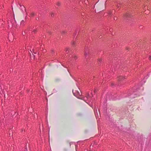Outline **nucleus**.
Masks as SVG:
<instances>
[{
	"label": "nucleus",
	"mask_w": 151,
	"mask_h": 151,
	"mask_svg": "<svg viewBox=\"0 0 151 151\" xmlns=\"http://www.w3.org/2000/svg\"><path fill=\"white\" fill-rule=\"evenodd\" d=\"M111 12H109V14H111Z\"/></svg>",
	"instance_id": "nucleus-13"
},
{
	"label": "nucleus",
	"mask_w": 151,
	"mask_h": 151,
	"mask_svg": "<svg viewBox=\"0 0 151 151\" xmlns=\"http://www.w3.org/2000/svg\"><path fill=\"white\" fill-rule=\"evenodd\" d=\"M73 57L74 58V60H75L77 58V57L75 55H73Z\"/></svg>",
	"instance_id": "nucleus-6"
},
{
	"label": "nucleus",
	"mask_w": 151,
	"mask_h": 151,
	"mask_svg": "<svg viewBox=\"0 0 151 151\" xmlns=\"http://www.w3.org/2000/svg\"><path fill=\"white\" fill-rule=\"evenodd\" d=\"M70 50V49L68 48H66L65 49V51H66V52H67V53H68V52Z\"/></svg>",
	"instance_id": "nucleus-4"
},
{
	"label": "nucleus",
	"mask_w": 151,
	"mask_h": 151,
	"mask_svg": "<svg viewBox=\"0 0 151 151\" xmlns=\"http://www.w3.org/2000/svg\"><path fill=\"white\" fill-rule=\"evenodd\" d=\"M30 15L32 16H33L34 15V14L33 12H31V13H30Z\"/></svg>",
	"instance_id": "nucleus-7"
},
{
	"label": "nucleus",
	"mask_w": 151,
	"mask_h": 151,
	"mask_svg": "<svg viewBox=\"0 0 151 151\" xmlns=\"http://www.w3.org/2000/svg\"><path fill=\"white\" fill-rule=\"evenodd\" d=\"M123 78V77L122 76H120L118 79V80L119 81H121L122 80Z\"/></svg>",
	"instance_id": "nucleus-5"
},
{
	"label": "nucleus",
	"mask_w": 151,
	"mask_h": 151,
	"mask_svg": "<svg viewBox=\"0 0 151 151\" xmlns=\"http://www.w3.org/2000/svg\"><path fill=\"white\" fill-rule=\"evenodd\" d=\"M34 53H35V54H36V53L35 52H34Z\"/></svg>",
	"instance_id": "nucleus-15"
},
{
	"label": "nucleus",
	"mask_w": 151,
	"mask_h": 151,
	"mask_svg": "<svg viewBox=\"0 0 151 151\" xmlns=\"http://www.w3.org/2000/svg\"><path fill=\"white\" fill-rule=\"evenodd\" d=\"M99 61H101V59H99Z\"/></svg>",
	"instance_id": "nucleus-14"
},
{
	"label": "nucleus",
	"mask_w": 151,
	"mask_h": 151,
	"mask_svg": "<svg viewBox=\"0 0 151 151\" xmlns=\"http://www.w3.org/2000/svg\"><path fill=\"white\" fill-rule=\"evenodd\" d=\"M60 4V2H58L57 3V4L58 5H59Z\"/></svg>",
	"instance_id": "nucleus-10"
},
{
	"label": "nucleus",
	"mask_w": 151,
	"mask_h": 151,
	"mask_svg": "<svg viewBox=\"0 0 151 151\" xmlns=\"http://www.w3.org/2000/svg\"><path fill=\"white\" fill-rule=\"evenodd\" d=\"M66 33V32L65 31H63V33L64 34H65Z\"/></svg>",
	"instance_id": "nucleus-11"
},
{
	"label": "nucleus",
	"mask_w": 151,
	"mask_h": 151,
	"mask_svg": "<svg viewBox=\"0 0 151 151\" xmlns=\"http://www.w3.org/2000/svg\"><path fill=\"white\" fill-rule=\"evenodd\" d=\"M131 16V13L129 12H128L124 14V17L125 19H127L128 18L130 17Z\"/></svg>",
	"instance_id": "nucleus-1"
},
{
	"label": "nucleus",
	"mask_w": 151,
	"mask_h": 151,
	"mask_svg": "<svg viewBox=\"0 0 151 151\" xmlns=\"http://www.w3.org/2000/svg\"><path fill=\"white\" fill-rule=\"evenodd\" d=\"M149 59L150 60H151V56L149 57Z\"/></svg>",
	"instance_id": "nucleus-12"
},
{
	"label": "nucleus",
	"mask_w": 151,
	"mask_h": 151,
	"mask_svg": "<svg viewBox=\"0 0 151 151\" xmlns=\"http://www.w3.org/2000/svg\"><path fill=\"white\" fill-rule=\"evenodd\" d=\"M77 44V42L74 41H73L72 42V45L73 46H75L76 44Z\"/></svg>",
	"instance_id": "nucleus-3"
},
{
	"label": "nucleus",
	"mask_w": 151,
	"mask_h": 151,
	"mask_svg": "<svg viewBox=\"0 0 151 151\" xmlns=\"http://www.w3.org/2000/svg\"><path fill=\"white\" fill-rule=\"evenodd\" d=\"M54 14L53 13H51V16L52 17H53L54 16Z\"/></svg>",
	"instance_id": "nucleus-8"
},
{
	"label": "nucleus",
	"mask_w": 151,
	"mask_h": 151,
	"mask_svg": "<svg viewBox=\"0 0 151 151\" xmlns=\"http://www.w3.org/2000/svg\"><path fill=\"white\" fill-rule=\"evenodd\" d=\"M88 50L86 48H85L84 51V55L85 57H86L88 54Z\"/></svg>",
	"instance_id": "nucleus-2"
},
{
	"label": "nucleus",
	"mask_w": 151,
	"mask_h": 151,
	"mask_svg": "<svg viewBox=\"0 0 151 151\" xmlns=\"http://www.w3.org/2000/svg\"><path fill=\"white\" fill-rule=\"evenodd\" d=\"M59 80H59V79H55V81H56V82L58 81H59Z\"/></svg>",
	"instance_id": "nucleus-9"
}]
</instances>
